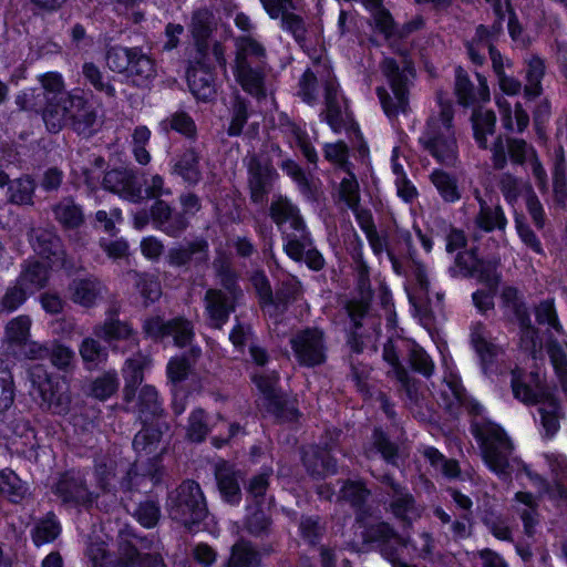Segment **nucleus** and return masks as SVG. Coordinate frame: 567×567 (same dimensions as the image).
Here are the masks:
<instances>
[{"instance_id": "nucleus-35", "label": "nucleus", "mask_w": 567, "mask_h": 567, "mask_svg": "<svg viewBox=\"0 0 567 567\" xmlns=\"http://www.w3.org/2000/svg\"><path fill=\"white\" fill-rule=\"evenodd\" d=\"M93 333L96 338L112 343L113 341L128 340L134 336V330L128 322L112 316L96 324L93 328Z\"/></svg>"}, {"instance_id": "nucleus-51", "label": "nucleus", "mask_w": 567, "mask_h": 567, "mask_svg": "<svg viewBox=\"0 0 567 567\" xmlns=\"http://www.w3.org/2000/svg\"><path fill=\"white\" fill-rule=\"evenodd\" d=\"M82 74L85 81L96 91L104 93L109 97H115L116 90L101 70L92 62H86L82 66Z\"/></svg>"}, {"instance_id": "nucleus-44", "label": "nucleus", "mask_w": 567, "mask_h": 567, "mask_svg": "<svg viewBox=\"0 0 567 567\" xmlns=\"http://www.w3.org/2000/svg\"><path fill=\"white\" fill-rule=\"evenodd\" d=\"M28 493V487L18 475L10 470L0 471V495L12 503L21 502Z\"/></svg>"}, {"instance_id": "nucleus-13", "label": "nucleus", "mask_w": 567, "mask_h": 567, "mask_svg": "<svg viewBox=\"0 0 567 567\" xmlns=\"http://www.w3.org/2000/svg\"><path fill=\"white\" fill-rule=\"evenodd\" d=\"M381 481L389 487L386 492L390 496L389 509L398 519L411 524L421 517L422 508L406 487L396 483L389 475H384Z\"/></svg>"}, {"instance_id": "nucleus-20", "label": "nucleus", "mask_w": 567, "mask_h": 567, "mask_svg": "<svg viewBox=\"0 0 567 567\" xmlns=\"http://www.w3.org/2000/svg\"><path fill=\"white\" fill-rule=\"evenodd\" d=\"M29 240L33 250L53 265L64 266V251L60 238L52 229L32 228Z\"/></svg>"}, {"instance_id": "nucleus-46", "label": "nucleus", "mask_w": 567, "mask_h": 567, "mask_svg": "<svg viewBox=\"0 0 567 567\" xmlns=\"http://www.w3.org/2000/svg\"><path fill=\"white\" fill-rule=\"evenodd\" d=\"M55 219L65 228H76L83 223L81 208L70 198L62 199L53 207Z\"/></svg>"}, {"instance_id": "nucleus-33", "label": "nucleus", "mask_w": 567, "mask_h": 567, "mask_svg": "<svg viewBox=\"0 0 567 567\" xmlns=\"http://www.w3.org/2000/svg\"><path fill=\"white\" fill-rule=\"evenodd\" d=\"M430 181L444 203L455 204L462 199L463 190L455 175L436 168L430 174Z\"/></svg>"}, {"instance_id": "nucleus-15", "label": "nucleus", "mask_w": 567, "mask_h": 567, "mask_svg": "<svg viewBox=\"0 0 567 567\" xmlns=\"http://www.w3.org/2000/svg\"><path fill=\"white\" fill-rule=\"evenodd\" d=\"M278 375L276 372L269 374H255L252 380L267 400V409L281 421H293L297 419V410L288 406L284 398L277 392Z\"/></svg>"}, {"instance_id": "nucleus-57", "label": "nucleus", "mask_w": 567, "mask_h": 567, "mask_svg": "<svg viewBox=\"0 0 567 567\" xmlns=\"http://www.w3.org/2000/svg\"><path fill=\"white\" fill-rule=\"evenodd\" d=\"M118 388V379L115 372H106L96 378L90 388V393L95 399L104 401L113 395Z\"/></svg>"}, {"instance_id": "nucleus-2", "label": "nucleus", "mask_w": 567, "mask_h": 567, "mask_svg": "<svg viewBox=\"0 0 567 567\" xmlns=\"http://www.w3.org/2000/svg\"><path fill=\"white\" fill-rule=\"evenodd\" d=\"M324 87V115L329 126L336 132H340L344 126V100L340 95L339 85L336 78L331 74L329 68L317 66L313 71L308 69L299 80L298 95L309 105L318 101L319 79Z\"/></svg>"}, {"instance_id": "nucleus-41", "label": "nucleus", "mask_w": 567, "mask_h": 567, "mask_svg": "<svg viewBox=\"0 0 567 567\" xmlns=\"http://www.w3.org/2000/svg\"><path fill=\"white\" fill-rule=\"evenodd\" d=\"M187 82L198 100L207 101L215 94L212 74L204 68H190L187 71Z\"/></svg>"}, {"instance_id": "nucleus-5", "label": "nucleus", "mask_w": 567, "mask_h": 567, "mask_svg": "<svg viewBox=\"0 0 567 567\" xmlns=\"http://www.w3.org/2000/svg\"><path fill=\"white\" fill-rule=\"evenodd\" d=\"M166 509L173 520L182 524L188 530L203 522L208 514L202 487L193 480L183 481L168 493Z\"/></svg>"}, {"instance_id": "nucleus-3", "label": "nucleus", "mask_w": 567, "mask_h": 567, "mask_svg": "<svg viewBox=\"0 0 567 567\" xmlns=\"http://www.w3.org/2000/svg\"><path fill=\"white\" fill-rule=\"evenodd\" d=\"M40 89H28L16 95V104L20 111L41 114L44 124L49 122L48 114L64 105L74 95L65 91L63 76L58 72H47L38 76Z\"/></svg>"}, {"instance_id": "nucleus-49", "label": "nucleus", "mask_w": 567, "mask_h": 567, "mask_svg": "<svg viewBox=\"0 0 567 567\" xmlns=\"http://www.w3.org/2000/svg\"><path fill=\"white\" fill-rule=\"evenodd\" d=\"M259 563V554L247 542L240 540L231 548L228 567H254Z\"/></svg>"}, {"instance_id": "nucleus-39", "label": "nucleus", "mask_w": 567, "mask_h": 567, "mask_svg": "<svg viewBox=\"0 0 567 567\" xmlns=\"http://www.w3.org/2000/svg\"><path fill=\"white\" fill-rule=\"evenodd\" d=\"M133 175L128 171L112 169L109 171L103 178V186L113 193L126 194L127 197L133 202H138L141 196V189L132 190Z\"/></svg>"}, {"instance_id": "nucleus-19", "label": "nucleus", "mask_w": 567, "mask_h": 567, "mask_svg": "<svg viewBox=\"0 0 567 567\" xmlns=\"http://www.w3.org/2000/svg\"><path fill=\"white\" fill-rule=\"evenodd\" d=\"M375 29L384 35V39L389 42V45L394 52L404 56L408 49L406 47L400 45L399 40L408 35L410 32L419 28L417 24L409 23L402 29H398L392 16L384 8H380L371 12Z\"/></svg>"}, {"instance_id": "nucleus-28", "label": "nucleus", "mask_w": 567, "mask_h": 567, "mask_svg": "<svg viewBox=\"0 0 567 567\" xmlns=\"http://www.w3.org/2000/svg\"><path fill=\"white\" fill-rule=\"evenodd\" d=\"M202 155L195 148H187L177 155L172 165V174L183 178L189 185H197L202 177L200 168Z\"/></svg>"}, {"instance_id": "nucleus-18", "label": "nucleus", "mask_w": 567, "mask_h": 567, "mask_svg": "<svg viewBox=\"0 0 567 567\" xmlns=\"http://www.w3.org/2000/svg\"><path fill=\"white\" fill-rule=\"evenodd\" d=\"M247 169L250 198L254 203L261 204L266 199L276 172L270 163L258 158L256 155L248 158Z\"/></svg>"}, {"instance_id": "nucleus-38", "label": "nucleus", "mask_w": 567, "mask_h": 567, "mask_svg": "<svg viewBox=\"0 0 567 567\" xmlns=\"http://www.w3.org/2000/svg\"><path fill=\"white\" fill-rule=\"evenodd\" d=\"M303 463L311 475L324 476L336 473V461L327 450L311 447L303 454Z\"/></svg>"}, {"instance_id": "nucleus-36", "label": "nucleus", "mask_w": 567, "mask_h": 567, "mask_svg": "<svg viewBox=\"0 0 567 567\" xmlns=\"http://www.w3.org/2000/svg\"><path fill=\"white\" fill-rule=\"evenodd\" d=\"M136 409L142 423L146 424L163 412L155 386L145 384L138 390Z\"/></svg>"}, {"instance_id": "nucleus-63", "label": "nucleus", "mask_w": 567, "mask_h": 567, "mask_svg": "<svg viewBox=\"0 0 567 567\" xmlns=\"http://www.w3.org/2000/svg\"><path fill=\"white\" fill-rule=\"evenodd\" d=\"M560 405L550 399L545 406L539 408L542 424L548 435H554L559 429Z\"/></svg>"}, {"instance_id": "nucleus-42", "label": "nucleus", "mask_w": 567, "mask_h": 567, "mask_svg": "<svg viewBox=\"0 0 567 567\" xmlns=\"http://www.w3.org/2000/svg\"><path fill=\"white\" fill-rule=\"evenodd\" d=\"M474 137L482 148H487V135L495 132L496 116L491 110L478 109L472 115Z\"/></svg>"}, {"instance_id": "nucleus-58", "label": "nucleus", "mask_w": 567, "mask_h": 567, "mask_svg": "<svg viewBox=\"0 0 567 567\" xmlns=\"http://www.w3.org/2000/svg\"><path fill=\"white\" fill-rule=\"evenodd\" d=\"M272 475V470L269 468L264 473L252 476L247 484V493L257 506H260L266 501L267 491L269 487V478Z\"/></svg>"}, {"instance_id": "nucleus-4", "label": "nucleus", "mask_w": 567, "mask_h": 567, "mask_svg": "<svg viewBox=\"0 0 567 567\" xmlns=\"http://www.w3.org/2000/svg\"><path fill=\"white\" fill-rule=\"evenodd\" d=\"M491 151L492 163L495 169H504L508 161L514 165H527L539 190L543 193L548 190L547 172L536 148L532 144L523 138L508 137L503 141L498 136L493 143Z\"/></svg>"}, {"instance_id": "nucleus-10", "label": "nucleus", "mask_w": 567, "mask_h": 567, "mask_svg": "<svg viewBox=\"0 0 567 567\" xmlns=\"http://www.w3.org/2000/svg\"><path fill=\"white\" fill-rule=\"evenodd\" d=\"M403 64L400 66L394 59L385 58L380 66L382 74L388 80L392 95L384 87H377V94L385 114L390 117L405 113L409 107L408 81L411 66L405 59Z\"/></svg>"}, {"instance_id": "nucleus-11", "label": "nucleus", "mask_w": 567, "mask_h": 567, "mask_svg": "<svg viewBox=\"0 0 567 567\" xmlns=\"http://www.w3.org/2000/svg\"><path fill=\"white\" fill-rule=\"evenodd\" d=\"M290 344L301 365L310 368L326 361L324 333L318 328H307L297 332L290 339Z\"/></svg>"}, {"instance_id": "nucleus-50", "label": "nucleus", "mask_w": 567, "mask_h": 567, "mask_svg": "<svg viewBox=\"0 0 567 567\" xmlns=\"http://www.w3.org/2000/svg\"><path fill=\"white\" fill-rule=\"evenodd\" d=\"M80 355L89 369L97 367L107 358L106 348L103 347L99 340L87 337L79 347Z\"/></svg>"}, {"instance_id": "nucleus-54", "label": "nucleus", "mask_w": 567, "mask_h": 567, "mask_svg": "<svg viewBox=\"0 0 567 567\" xmlns=\"http://www.w3.org/2000/svg\"><path fill=\"white\" fill-rule=\"evenodd\" d=\"M32 321L29 316H18L6 326V339L16 344H27Z\"/></svg>"}, {"instance_id": "nucleus-6", "label": "nucleus", "mask_w": 567, "mask_h": 567, "mask_svg": "<svg viewBox=\"0 0 567 567\" xmlns=\"http://www.w3.org/2000/svg\"><path fill=\"white\" fill-rule=\"evenodd\" d=\"M137 537L121 534L116 560L107 559L103 542L91 543L86 549L90 567H166L158 554H141L136 547Z\"/></svg>"}, {"instance_id": "nucleus-30", "label": "nucleus", "mask_w": 567, "mask_h": 567, "mask_svg": "<svg viewBox=\"0 0 567 567\" xmlns=\"http://www.w3.org/2000/svg\"><path fill=\"white\" fill-rule=\"evenodd\" d=\"M524 94L528 99H536L543 93L542 80L546 73L545 60L537 54L530 53L524 58Z\"/></svg>"}, {"instance_id": "nucleus-32", "label": "nucleus", "mask_w": 567, "mask_h": 567, "mask_svg": "<svg viewBox=\"0 0 567 567\" xmlns=\"http://www.w3.org/2000/svg\"><path fill=\"white\" fill-rule=\"evenodd\" d=\"M471 342L481 358L484 370H486L502 352V349L492 341L486 327L481 322L472 326Z\"/></svg>"}, {"instance_id": "nucleus-43", "label": "nucleus", "mask_w": 567, "mask_h": 567, "mask_svg": "<svg viewBox=\"0 0 567 567\" xmlns=\"http://www.w3.org/2000/svg\"><path fill=\"white\" fill-rule=\"evenodd\" d=\"M49 279V271L47 266L31 261L24 267L20 277L18 278L19 285L23 286L30 293L40 290L47 285Z\"/></svg>"}, {"instance_id": "nucleus-52", "label": "nucleus", "mask_w": 567, "mask_h": 567, "mask_svg": "<svg viewBox=\"0 0 567 567\" xmlns=\"http://www.w3.org/2000/svg\"><path fill=\"white\" fill-rule=\"evenodd\" d=\"M282 171L293 179L298 185L299 190L307 197H313L316 193V184L309 178L303 169L292 159H286L281 164Z\"/></svg>"}, {"instance_id": "nucleus-16", "label": "nucleus", "mask_w": 567, "mask_h": 567, "mask_svg": "<svg viewBox=\"0 0 567 567\" xmlns=\"http://www.w3.org/2000/svg\"><path fill=\"white\" fill-rule=\"evenodd\" d=\"M54 492L62 503L70 506H89L95 499L83 476L75 473L64 474L56 483Z\"/></svg>"}, {"instance_id": "nucleus-23", "label": "nucleus", "mask_w": 567, "mask_h": 567, "mask_svg": "<svg viewBox=\"0 0 567 567\" xmlns=\"http://www.w3.org/2000/svg\"><path fill=\"white\" fill-rule=\"evenodd\" d=\"M104 291V285L94 277L73 279L68 288L70 300L83 308L94 307Z\"/></svg>"}, {"instance_id": "nucleus-25", "label": "nucleus", "mask_w": 567, "mask_h": 567, "mask_svg": "<svg viewBox=\"0 0 567 567\" xmlns=\"http://www.w3.org/2000/svg\"><path fill=\"white\" fill-rule=\"evenodd\" d=\"M234 75L241 89L256 99L266 96L265 65L235 64Z\"/></svg>"}, {"instance_id": "nucleus-31", "label": "nucleus", "mask_w": 567, "mask_h": 567, "mask_svg": "<svg viewBox=\"0 0 567 567\" xmlns=\"http://www.w3.org/2000/svg\"><path fill=\"white\" fill-rule=\"evenodd\" d=\"M235 64L266 65V48L251 35L235 38Z\"/></svg>"}, {"instance_id": "nucleus-34", "label": "nucleus", "mask_w": 567, "mask_h": 567, "mask_svg": "<svg viewBox=\"0 0 567 567\" xmlns=\"http://www.w3.org/2000/svg\"><path fill=\"white\" fill-rule=\"evenodd\" d=\"M212 20L213 16L207 10H198L193 14L192 18L190 32L195 40L197 51L202 55L198 60L199 64L204 63V59L208 50L207 39L213 31Z\"/></svg>"}, {"instance_id": "nucleus-1", "label": "nucleus", "mask_w": 567, "mask_h": 567, "mask_svg": "<svg viewBox=\"0 0 567 567\" xmlns=\"http://www.w3.org/2000/svg\"><path fill=\"white\" fill-rule=\"evenodd\" d=\"M454 110L447 94L436 92V109L432 110L419 137L421 146L440 164H456L458 147L453 125Z\"/></svg>"}, {"instance_id": "nucleus-61", "label": "nucleus", "mask_w": 567, "mask_h": 567, "mask_svg": "<svg viewBox=\"0 0 567 567\" xmlns=\"http://www.w3.org/2000/svg\"><path fill=\"white\" fill-rule=\"evenodd\" d=\"M165 130L168 127L187 136L194 137L196 135V125L193 118L185 112H176L169 118L162 122Z\"/></svg>"}, {"instance_id": "nucleus-53", "label": "nucleus", "mask_w": 567, "mask_h": 567, "mask_svg": "<svg viewBox=\"0 0 567 567\" xmlns=\"http://www.w3.org/2000/svg\"><path fill=\"white\" fill-rule=\"evenodd\" d=\"M61 533L60 523L53 514H48L34 527L32 533L33 542L37 546L53 542Z\"/></svg>"}, {"instance_id": "nucleus-47", "label": "nucleus", "mask_w": 567, "mask_h": 567, "mask_svg": "<svg viewBox=\"0 0 567 567\" xmlns=\"http://www.w3.org/2000/svg\"><path fill=\"white\" fill-rule=\"evenodd\" d=\"M34 187V182L29 176L12 181L8 187L9 202L17 205H31Z\"/></svg>"}, {"instance_id": "nucleus-9", "label": "nucleus", "mask_w": 567, "mask_h": 567, "mask_svg": "<svg viewBox=\"0 0 567 567\" xmlns=\"http://www.w3.org/2000/svg\"><path fill=\"white\" fill-rule=\"evenodd\" d=\"M45 127L51 133L60 132L66 123H70L73 131L79 135L89 137L93 134L97 124V113L89 101L79 94L72 95L61 109L50 114Z\"/></svg>"}, {"instance_id": "nucleus-17", "label": "nucleus", "mask_w": 567, "mask_h": 567, "mask_svg": "<svg viewBox=\"0 0 567 567\" xmlns=\"http://www.w3.org/2000/svg\"><path fill=\"white\" fill-rule=\"evenodd\" d=\"M209 260V246L205 239H195L168 250L167 261L173 267H202Z\"/></svg>"}, {"instance_id": "nucleus-56", "label": "nucleus", "mask_w": 567, "mask_h": 567, "mask_svg": "<svg viewBox=\"0 0 567 567\" xmlns=\"http://www.w3.org/2000/svg\"><path fill=\"white\" fill-rule=\"evenodd\" d=\"M209 432V426L206 421V413L202 409L194 410L186 426V436L192 442H203Z\"/></svg>"}, {"instance_id": "nucleus-8", "label": "nucleus", "mask_w": 567, "mask_h": 567, "mask_svg": "<svg viewBox=\"0 0 567 567\" xmlns=\"http://www.w3.org/2000/svg\"><path fill=\"white\" fill-rule=\"evenodd\" d=\"M105 60L111 71L124 74L136 86H146L156 75L154 61L138 48L112 47Z\"/></svg>"}, {"instance_id": "nucleus-59", "label": "nucleus", "mask_w": 567, "mask_h": 567, "mask_svg": "<svg viewBox=\"0 0 567 567\" xmlns=\"http://www.w3.org/2000/svg\"><path fill=\"white\" fill-rule=\"evenodd\" d=\"M282 233L286 236L285 250L287 255L293 260H301L306 247L310 245L308 231L288 233L287 229H284Z\"/></svg>"}, {"instance_id": "nucleus-62", "label": "nucleus", "mask_w": 567, "mask_h": 567, "mask_svg": "<svg viewBox=\"0 0 567 567\" xmlns=\"http://www.w3.org/2000/svg\"><path fill=\"white\" fill-rule=\"evenodd\" d=\"M370 491L361 482L349 481L340 489V498L354 507H360L369 497Z\"/></svg>"}, {"instance_id": "nucleus-37", "label": "nucleus", "mask_w": 567, "mask_h": 567, "mask_svg": "<svg viewBox=\"0 0 567 567\" xmlns=\"http://www.w3.org/2000/svg\"><path fill=\"white\" fill-rule=\"evenodd\" d=\"M474 225L486 233L494 230L504 231L507 226V218L501 205H483L474 217Z\"/></svg>"}, {"instance_id": "nucleus-60", "label": "nucleus", "mask_w": 567, "mask_h": 567, "mask_svg": "<svg viewBox=\"0 0 567 567\" xmlns=\"http://www.w3.org/2000/svg\"><path fill=\"white\" fill-rule=\"evenodd\" d=\"M324 158L337 167L347 172L351 169L349 163V147L342 141L336 143H327L323 146Z\"/></svg>"}, {"instance_id": "nucleus-24", "label": "nucleus", "mask_w": 567, "mask_h": 567, "mask_svg": "<svg viewBox=\"0 0 567 567\" xmlns=\"http://www.w3.org/2000/svg\"><path fill=\"white\" fill-rule=\"evenodd\" d=\"M152 364V359L141 352L128 358L123 367L122 373L124 378V400L132 402L138 386L144 380V370Z\"/></svg>"}, {"instance_id": "nucleus-22", "label": "nucleus", "mask_w": 567, "mask_h": 567, "mask_svg": "<svg viewBox=\"0 0 567 567\" xmlns=\"http://www.w3.org/2000/svg\"><path fill=\"white\" fill-rule=\"evenodd\" d=\"M477 81L478 86H475L461 68L456 69L454 90L458 104L470 106L480 101L489 100V89L486 79L477 74Z\"/></svg>"}, {"instance_id": "nucleus-48", "label": "nucleus", "mask_w": 567, "mask_h": 567, "mask_svg": "<svg viewBox=\"0 0 567 567\" xmlns=\"http://www.w3.org/2000/svg\"><path fill=\"white\" fill-rule=\"evenodd\" d=\"M282 126L285 127L286 133L293 138L295 143L300 148L307 161L311 164H317L318 154L316 148L310 143L307 132L288 118L282 124Z\"/></svg>"}, {"instance_id": "nucleus-29", "label": "nucleus", "mask_w": 567, "mask_h": 567, "mask_svg": "<svg viewBox=\"0 0 567 567\" xmlns=\"http://www.w3.org/2000/svg\"><path fill=\"white\" fill-rule=\"evenodd\" d=\"M374 536L383 542L382 553L393 567H410L396 558L401 551L408 550L409 542L399 537L389 524H379L374 529Z\"/></svg>"}, {"instance_id": "nucleus-45", "label": "nucleus", "mask_w": 567, "mask_h": 567, "mask_svg": "<svg viewBox=\"0 0 567 567\" xmlns=\"http://www.w3.org/2000/svg\"><path fill=\"white\" fill-rule=\"evenodd\" d=\"M515 499L523 504L525 507L518 509L519 516L523 520L524 530L528 536H533L538 524L537 503L533 494L527 492H518Z\"/></svg>"}, {"instance_id": "nucleus-21", "label": "nucleus", "mask_w": 567, "mask_h": 567, "mask_svg": "<svg viewBox=\"0 0 567 567\" xmlns=\"http://www.w3.org/2000/svg\"><path fill=\"white\" fill-rule=\"evenodd\" d=\"M204 302L208 324L215 329L223 328L229 315L235 310L233 298L218 289H208Z\"/></svg>"}, {"instance_id": "nucleus-7", "label": "nucleus", "mask_w": 567, "mask_h": 567, "mask_svg": "<svg viewBox=\"0 0 567 567\" xmlns=\"http://www.w3.org/2000/svg\"><path fill=\"white\" fill-rule=\"evenodd\" d=\"M482 457L486 466L498 477L507 480L512 470L513 444L498 425L485 423L475 429Z\"/></svg>"}, {"instance_id": "nucleus-27", "label": "nucleus", "mask_w": 567, "mask_h": 567, "mask_svg": "<svg viewBox=\"0 0 567 567\" xmlns=\"http://www.w3.org/2000/svg\"><path fill=\"white\" fill-rule=\"evenodd\" d=\"M511 375V386L515 399L525 404H536L540 401L542 393L537 373L526 374L520 369H514Z\"/></svg>"}, {"instance_id": "nucleus-26", "label": "nucleus", "mask_w": 567, "mask_h": 567, "mask_svg": "<svg viewBox=\"0 0 567 567\" xmlns=\"http://www.w3.org/2000/svg\"><path fill=\"white\" fill-rule=\"evenodd\" d=\"M502 33L499 22L493 23L491 27L480 24L476 27L474 37L467 41V54L473 63L482 65L485 61L484 50L489 51V47H494V41L498 39Z\"/></svg>"}, {"instance_id": "nucleus-14", "label": "nucleus", "mask_w": 567, "mask_h": 567, "mask_svg": "<svg viewBox=\"0 0 567 567\" xmlns=\"http://www.w3.org/2000/svg\"><path fill=\"white\" fill-rule=\"evenodd\" d=\"M270 19H280L281 28L289 32L298 43L306 41L307 29L303 19L293 12L292 0H260Z\"/></svg>"}, {"instance_id": "nucleus-64", "label": "nucleus", "mask_w": 567, "mask_h": 567, "mask_svg": "<svg viewBox=\"0 0 567 567\" xmlns=\"http://www.w3.org/2000/svg\"><path fill=\"white\" fill-rule=\"evenodd\" d=\"M168 336L174 338L177 347H185L190 343L194 337V327L190 321L183 318H175L171 320Z\"/></svg>"}, {"instance_id": "nucleus-40", "label": "nucleus", "mask_w": 567, "mask_h": 567, "mask_svg": "<svg viewBox=\"0 0 567 567\" xmlns=\"http://www.w3.org/2000/svg\"><path fill=\"white\" fill-rule=\"evenodd\" d=\"M218 488L224 498L231 504L240 501V487L236 471L229 465H221L216 470Z\"/></svg>"}, {"instance_id": "nucleus-55", "label": "nucleus", "mask_w": 567, "mask_h": 567, "mask_svg": "<svg viewBox=\"0 0 567 567\" xmlns=\"http://www.w3.org/2000/svg\"><path fill=\"white\" fill-rule=\"evenodd\" d=\"M339 185V199L343 202L349 209H355L360 205V187L355 175L348 169Z\"/></svg>"}, {"instance_id": "nucleus-12", "label": "nucleus", "mask_w": 567, "mask_h": 567, "mask_svg": "<svg viewBox=\"0 0 567 567\" xmlns=\"http://www.w3.org/2000/svg\"><path fill=\"white\" fill-rule=\"evenodd\" d=\"M30 380L37 388L42 403L53 413L61 414L69 410L70 398L61 392L58 384L47 374L41 365H33L30 371Z\"/></svg>"}]
</instances>
